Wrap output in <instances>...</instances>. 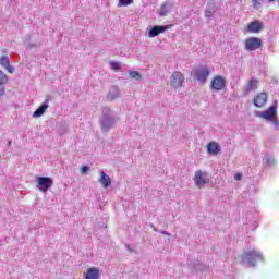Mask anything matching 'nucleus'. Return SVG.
I'll return each instance as SVG.
<instances>
[{"mask_svg":"<svg viewBox=\"0 0 279 279\" xmlns=\"http://www.w3.org/2000/svg\"><path fill=\"white\" fill-rule=\"evenodd\" d=\"M269 123H272L275 130H279V121H278V119L274 118L272 120L269 121Z\"/></svg>","mask_w":279,"mask_h":279,"instance_id":"28","label":"nucleus"},{"mask_svg":"<svg viewBox=\"0 0 279 279\" xmlns=\"http://www.w3.org/2000/svg\"><path fill=\"white\" fill-rule=\"evenodd\" d=\"M234 180H236V181L243 180V173H236L234 175Z\"/></svg>","mask_w":279,"mask_h":279,"instance_id":"31","label":"nucleus"},{"mask_svg":"<svg viewBox=\"0 0 279 279\" xmlns=\"http://www.w3.org/2000/svg\"><path fill=\"white\" fill-rule=\"evenodd\" d=\"M101 278V272H99V268L92 267L87 269L85 274V279H99Z\"/></svg>","mask_w":279,"mask_h":279,"instance_id":"17","label":"nucleus"},{"mask_svg":"<svg viewBox=\"0 0 279 279\" xmlns=\"http://www.w3.org/2000/svg\"><path fill=\"white\" fill-rule=\"evenodd\" d=\"M171 12V4L169 3H163L161 5V9L159 11V16H167V14Z\"/></svg>","mask_w":279,"mask_h":279,"instance_id":"21","label":"nucleus"},{"mask_svg":"<svg viewBox=\"0 0 279 279\" xmlns=\"http://www.w3.org/2000/svg\"><path fill=\"white\" fill-rule=\"evenodd\" d=\"M263 47V39L258 37H248L244 41V48L246 51H256Z\"/></svg>","mask_w":279,"mask_h":279,"instance_id":"6","label":"nucleus"},{"mask_svg":"<svg viewBox=\"0 0 279 279\" xmlns=\"http://www.w3.org/2000/svg\"><path fill=\"white\" fill-rule=\"evenodd\" d=\"M100 184L104 186V189H108L110 184H112V180L110 179V175H108L104 170H100V178H99Z\"/></svg>","mask_w":279,"mask_h":279,"instance_id":"18","label":"nucleus"},{"mask_svg":"<svg viewBox=\"0 0 279 279\" xmlns=\"http://www.w3.org/2000/svg\"><path fill=\"white\" fill-rule=\"evenodd\" d=\"M3 95H5V87L0 85V97H3Z\"/></svg>","mask_w":279,"mask_h":279,"instance_id":"30","label":"nucleus"},{"mask_svg":"<svg viewBox=\"0 0 279 279\" xmlns=\"http://www.w3.org/2000/svg\"><path fill=\"white\" fill-rule=\"evenodd\" d=\"M194 269L196 271H208L210 268L207 265H204V264H196L194 266Z\"/></svg>","mask_w":279,"mask_h":279,"instance_id":"25","label":"nucleus"},{"mask_svg":"<svg viewBox=\"0 0 279 279\" xmlns=\"http://www.w3.org/2000/svg\"><path fill=\"white\" fill-rule=\"evenodd\" d=\"M125 247H126V250H128L129 252H133V250H132V247L130 246V244H126Z\"/></svg>","mask_w":279,"mask_h":279,"instance_id":"33","label":"nucleus"},{"mask_svg":"<svg viewBox=\"0 0 279 279\" xmlns=\"http://www.w3.org/2000/svg\"><path fill=\"white\" fill-rule=\"evenodd\" d=\"M210 88L211 90H223L226 88V77L221 75L214 76Z\"/></svg>","mask_w":279,"mask_h":279,"instance_id":"9","label":"nucleus"},{"mask_svg":"<svg viewBox=\"0 0 279 279\" xmlns=\"http://www.w3.org/2000/svg\"><path fill=\"white\" fill-rule=\"evenodd\" d=\"M185 77L184 74L180 71H174L171 75H170V86L171 88H174V90H178V88H182V86H184V82H185Z\"/></svg>","mask_w":279,"mask_h":279,"instance_id":"3","label":"nucleus"},{"mask_svg":"<svg viewBox=\"0 0 279 279\" xmlns=\"http://www.w3.org/2000/svg\"><path fill=\"white\" fill-rule=\"evenodd\" d=\"M119 97H121V90H119V87L117 86L110 87L107 94L108 101H114V99H119Z\"/></svg>","mask_w":279,"mask_h":279,"instance_id":"16","label":"nucleus"},{"mask_svg":"<svg viewBox=\"0 0 279 279\" xmlns=\"http://www.w3.org/2000/svg\"><path fill=\"white\" fill-rule=\"evenodd\" d=\"M264 163L268 167H274V165H276V159L271 155H265Z\"/></svg>","mask_w":279,"mask_h":279,"instance_id":"22","label":"nucleus"},{"mask_svg":"<svg viewBox=\"0 0 279 279\" xmlns=\"http://www.w3.org/2000/svg\"><path fill=\"white\" fill-rule=\"evenodd\" d=\"M47 108H49V98H46L45 102L41 104L33 113V117L35 119H38V117H43L45 112H47Z\"/></svg>","mask_w":279,"mask_h":279,"instance_id":"13","label":"nucleus"},{"mask_svg":"<svg viewBox=\"0 0 279 279\" xmlns=\"http://www.w3.org/2000/svg\"><path fill=\"white\" fill-rule=\"evenodd\" d=\"M8 145H9V146L12 145V141H9V142H8Z\"/></svg>","mask_w":279,"mask_h":279,"instance_id":"35","label":"nucleus"},{"mask_svg":"<svg viewBox=\"0 0 279 279\" xmlns=\"http://www.w3.org/2000/svg\"><path fill=\"white\" fill-rule=\"evenodd\" d=\"M8 84V75L0 70V85Z\"/></svg>","mask_w":279,"mask_h":279,"instance_id":"26","label":"nucleus"},{"mask_svg":"<svg viewBox=\"0 0 279 279\" xmlns=\"http://www.w3.org/2000/svg\"><path fill=\"white\" fill-rule=\"evenodd\" d=\"M256 88H258V78L253 77L247 82L244 94L250 95V93L256 90Z\"/></svg>","mask_w":279,"mask_h":279,"instance_id":"14","label":"nucleus"},{"mask_svg":"<svg viewBox=\"0 0 279 279\" xmlns=\"http://www.w3.org/2000/svg\"><path fill=\"white\" fill-rule=\"evenodd\" d=\"M1 66H4L9 73H14V68L10 65V58L3 56L0 59Z\"/></svg>","mask_w":279,"mask_h":279,"instance_id":"19","label":"nucleus"},{"mask_svg":"<svg viewBox=\"0 0 279 279\" xmlns=\"http://www.w3.org/2000/svg\"><path fill=\"white\" fill-rule=\"evenodd\" d=\"M129 75L132 80H136V82H141L143 76L138 73V71H130Z\"/></svg>","mask_w":279,"mask_h":279,"instance_id":"23","label":"nucleus"},{"mask_svg":"<svg viewBox=\"0 0 279 279\" xmlns=\"http://www.w3.org/2000/svg\"><path fill=\"white\" fill-rule=\"evenodd\" d=\"M150 228L154 230V232H158V229L156 228V226L151 225Z\"/></svg>","mask_w":279,"mask_h":279,"instance_id":"34","label":"nucleus"},{"mask_svg":"<svg viewBox=\"0 0 279 279\" xmlns=\"http://www.w3.org/2000/svg\"><path fill=\"white\" fill-rule=\"evenodd\" d=\"M88 171H90V167H88V166L82 167V173H88Z\"/></svg>","mask_w":279,"mask_h":279,"instance_id":"29","label":"nucleus"},{"mask_svg":"<svg viewBox=\"0 0 279 279\" xmlns=\"http://www.w3.org/2000/svg\"><path fill=\"white\" fill-rule=\"evenodd\" d=\"M53 186V179L48 177H39L37 179V187L41 193H47Z\"/></svg>","mask_w":279,"mask_h":279,"instance_id":"8","label":"nucleus"},{"mask_svg":"<svg viewBox=\"0 0 279 279\" xmlns=\"http://www.w3.org/2000/svg\"><path fill=\"white\" fill-rule=\"evenodd\" d=\"M215 1H209L207 9L205 11V17L213 19V16H215Z\"/></svg>","mask_w":279,"mask_h":279,"instance_id":"20","label":"nucleus"},{"mask_svg":"<svg viewBox=\"0 0 279 279\" xmlns=\"http://www.w3.org/2000/svg\"><path fill=\"white\" fill-rule=\"evenodd\" d=\"M207 151L210 156H217V154L221 153V146L217 142H210L207 145Z\"/></svg>","mask_w":279,"mask_h":279,"instance_id":"15","label":"nucleus"},{"mask_svg":"<svg viewBox=\"0 0 279 279\" xmlns=\"http://www.w3.org/2000/svg\"><path fill=\"white\" fill-rule=\"evenodd\" d=\"M238 260L240 263H243V265H247V267H255L257 260H265V257L263 256V253L260 251L251 250L244 252L242 255L238 257Z\"/></svg>","mask_w":279,"mask_h":279,"instance_id":"2","label":"nucleus"},{"mask_svg":"<svg viewBox=\"0 0 279 279\" xmlns=\"http://www.w3.org/2000/svg\"><path fill=\"white\" fill-rule=\"evenodd\" d=\"M210 76V68H197L193 72L194 80L201 84H206V80Z\"/></svg>","mask_w":279,"mask_h":279,"instance_id":"5","label":"nucleus"},{"mask_svg":"<svg viewBox=\"0 0 279 279\" xmlns=\"http://www.w3.org/2000/svg\"><path fill=\"white\" fill-rule=\"evenodd\" d=\"M253 104L256 108H263L267 104V93L257 94L254 97Z\"/></svg>","mask_w":279,"mask_h":279,"instance_id":"11","label":"nucleus"},{"mask_svg":"<svg viewBox=\"0 0 279 279\" xmlns=\"http://www.w3.org/2000/svg\"><path fill=\"white\" fill-rule=\"evenodd\" d=\"M166 29H169V25L166 26H154L149 29L148 36L149 38H156L159 34H165Z\"/></svg>","mask_w":279,"mask_h":279,"instance_id":"12","label":"nucleus"},{"mask_svg":"<svg viewBox=\"0 0 279 279\" xmlns=\"http://www.w3.org/2000/svg\"><path fill=\"white\" fill-rule=\"evenodd\" d=\"M210 182V179L208 178V172H203L202 170H198L194 174V183L198 189H203L205 184H208Z\"/></svg>","mask_w":279,"mask_h":279,"instance_id":"7","label":"nucleus"},{"mask_svg":"<svg viewBox=\"0 0 279 279\" xmlns=\"http://www.w3.org/2000/svg\"><path fill=\"white\" fill-rule=\"evenodd\" d=\"M265 28V25L260 21H253L248 23L246 32L250 34H260L263 29Z\"/></svg>","mask_w":279,"mask_h":279,"instance_id":"10","label":"nucleus"},{"mask_svg":"<svg viewBox=\"0 0 279 279\" xmlns=\"http://www.w3.org/2000/svg\"><path fill=\"white\" fill-rule=\"evenodd\" d=\"M132 3H134V0H118V8H128Z\"/></svg>","mask_w":279,"mask_h":279,"instance_id":"24","label":"nucleus"},{"mask_svg":"<svg viewBox=\"0 0 279 279\" xmlns=\"http://www.w3.org/2000/svg\"><path fill=\"white\" fill-rule=\"evenodd\" d=\"M262 119L266 121H274L278 117V101H275L272 106H270L266 111H262L257 114Z\"/></svg>","mask_w":279,"mask_h":279,"instance_id":"4","label":"nucleus"},{"mask_svg":"<svg viewBox=\"0 0 279 279\" xmlns=\"http://www.w3.org/2000/svg\"><path fill=\"white\" fill-rule=\"evenodd\" d=\"M117 125V116L112 109L105 107L102 109V117L100 119V130L104 134H108L112 128Z\"/></svg>","mask_w":279,"mask_h":279,"instance_id":"1","label":"nucleus"},{"mask_svg":"<svg viewBox=\"0 0 279 279\" xmlns=\"http://www.w3.org/2000/svg\"><path fill=\"white\" fill-rule=\"evenodd\" d=\"M110 66L113 71H119L121 69V62L111 61Z\"/></svg>","mask_w":279,"mask_h":279,"instance_id":"27","label":"nucleus"},{"mask_svg":"<svg viewBox=\"0 0 279 279\" xmlns=\"http://www.w3.org/2000/svg\"><path fill=\"white\" fill-rule=\"evenodd\" d=\"M160 232V234H165L166 236H171V233L167 232V231H158Z\"/></svg>","mask_w":279,"mask_h":279,"instance_id":"32","label":"nucleus"}]
</instances>
